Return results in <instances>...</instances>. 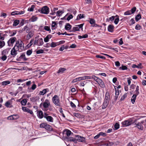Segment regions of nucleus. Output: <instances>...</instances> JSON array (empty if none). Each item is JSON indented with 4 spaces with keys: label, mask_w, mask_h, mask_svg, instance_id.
Returning <instances> with one entry per match:
<instances>
[{
    "label": "nucleus",
    "mask_w": 146,
    "mask_h": 146,
    "mask_svg": "<svg viewBox=\"0 0 146 146\" xmlns=\"http://www.w3.org/2000/svg\"><path fill=\"white\" fill-rule=\"evenodd\" d=\"M23 30V31H26V32L27 33H29V32H30V28H29L27 26H25L24 27Z\"/></svg>",
    "instance_id": "30"
},
{
    "label": "nucleus",
    "mask_w": 146,
    "mask_h": 146,
    "mask_svg": "<svg viewBox=\"0 0 146 146\" xmlns=\"http://www.w3.org/2000/svg\"><path fill=\"white\" fill-rule=\"evenodd\" d=\"M49 12V9L47 6H44L42 7L40 10L41 13L48 14Z\"/></svg>",
    "instance_id": "4"
},
{
    "label": "nucleus",
    "mask_w": 146,
    "mask_h": 146,
    "mask_svg": "<svg viewBox=\"0 0 146 146\" xmlns=\"http://www.w3.org/2000/svg\"><path fill=\"white\" fill-rule=\"evenodd\" d=\"M50 104L49 100L47 99L43 103H41L40 105V106L42 105L44 109H46L48 108Z\"/></svg>",
    "instance_id": "5"
},
{
    "label": "nucleus",
    "mask_w": 146,
    "mask_h": 146,
    "mask_svg": "<svg viewBox=\"0 0 146 146\" xmlns=\"http://www.w3.org/2000/svg\"><path fill=\"white\" fill-rule=\"evenodd\" d=\"M142 64L141 63H140L139 64H138V65H137L136 64H133L132 66V67L133 68H143V66L141 65Z\"/></svg>",
    "instance_id": "24"
},
{
    "label": "nucleus",
    "mask_w": 146,
    "mask_h": 146,
    "mask_svg": "<svg viewBox=\"0 0 146 146\" xmlns=\"http://www.w3.org/2000/svg\"><path fill=\"white\" fill-rule=\"evenodd\" d=\"M115 19L114 21V23L115 25H117L119 21V17L117 15H116L115 16H112L109 18V19H107V20L108 21H113Z\"/></svg>",
    "instance_id": "2"
},
{
    "label": "nucleus",
    "mask_w": 146,
    "mask_h": 146,
    "mask_svg": "<svg viewBox=\"0 0 146 146\" xmlns=\"http://www.w3.org/2000/svg\"><path fill=\"white\" fill-rule=\"evenodd\" d=\"M94 79L97 82L100 78H98L95 76H87V79Z\"/></svg>",
    "instance_id": "19"
},
{
    "label": "nucleus",
    "mask_w": 146,
    "mask_h": 146,
    "mask_svg": "<svg viewBox=\"0 0 146 146\" xmlns=\"http://www.w3.org/2000/svg\"><path fill=\"white\" fill-rule=\"evenodd\" d=\"M37 115L40 119L44 117V115L42 111H40L38 112Z\"/></svg>",
    "instance_id": "20"
},
{
    "label": "nucleus",
    "mask_w": 146,
    "mask_h": 146,
    "mask_svg": "<svg viewBox=\"0 0 146 146\" xmlns=\"http://www.w3.org/2000/svg\"><path fill=\"white\" fill-rule=\"evenodd\" d=\"M109 100L105 99H104V102L102 105V109H105L107 107L109 104Z\"/></svg>",
    "instance_id": "14"
},
{
    "label": "nucleus",
    "mask_w": 146,
    "mask_h": 146,
    "mask_svg": "<svg viewBox=\"0 0 146 146\" xmlns=\"http://www.w3.org/2000/svg\"><path fill=\"white\" fill-rule=\"evenodd\" d=\"M27 102V101L26 99H24L21 102V104L22 105L25 106Z\"/></svg>",
    "instance_id": "42"
},
{
    "label": "nucleus",
    "mask_w": 146,
    "mask_h": 146,
    "mask_svg": "<svg viewBox=\"0 0 146 146\" xmlns=\"http://www.w3.org/2000/svg\"><path fill=\"white\" fill-rule=\"evenodd\" d=\"M105 99L110 100V95L109 92H106Z\"/></svg>",
    "instance_id": "35"
},
{
    "label": "nucleus",
    "mask_w": 146,
    "mask_h": 146,
    "mask_svg": "<svg viewBox=\"0 0 146 146\" xmlns=\"http://www.w3.org/2000/svg\"><path fill=\"white\" fill-rule=\"evenodd\" d=\"M13 115V120L17 119L19 118V116L17 115Z\"/></svg>",
    "instance_id": "56"
},
{
    "label": "nucleus",
    "mask_w": 146,
    "mask_h": 146,
    "mask_svg": "<svg viewBox=\"0 0 146 146\" xmlns=\"http://www.w3.org/2000/svg\"><path fill=\"white\" fill-rule=\"evenodd\" d=\"M141 28V27L139 25H137L135 27V29L137 30H140Z\"/></svg>",
    "instance_id": "57"
},
{
    "label": "nucleus",
    "mask_w": 146,
    "mask_h": 146,
    "mask_svg": "<svg viewBox=\"0 0 146 146\" xmlns=\"http://www.w3.org/2000/svg\"><path fill=\"white\" fill-rule=\"evenodd\" d=\"M88 36V35L87 34H86L82 36L80 35H78V38L79 39H81L83 38H86Z\"/></svg>",
    "instance_id": "32"
},
{
    "label": "nucleus",
    "mask_w": 146,
    "mask_h": 146,
    "mask_svg": "<svg viewBox=\"0 0 146 146\" xmlns=\"http://www.w3.org/2000/svg\"><path fill=\"white\" fill-rule=\"evenodd\" d=\"M46 119L48 121L51 122H53V117L51 116H49L47 117Z\"/></svg>",
    "instance_id": "28"
},
{
    "label": "nucleus",
    "mask_w": 146,
    "mask_h": 146,
    "mask_svg": "<svg viewBox=\"0 0 146 146\" xmlns=\"http://www.w3.org/2000/svg\"><path fill=\"white\" fill-rule=\"evenodd\" d=\"M16 40V38L15 37H11L10 38L7 42L8 45L10 46L11 45H13Z\"/></svg>",
    "instance_id": "11"
},
{
    "label": "nucleus",
    "mask_w": 146,
    "mask_h": 146,
    "mask_svg": "<svg viewBox=\"0 0 146 146\" xmlns=\"http://www.w3.org/2000/svg\"><path fill=\"white\" fill-rule=\"evenodd\" d=\"M7 58V56H6L4 54L1 57V59L3 61L5 60Z\"/></svg>",
    "instance_id": "52"
},
{
    "label": "nucleus",
    "mask_w": 146,
    "mask_h": 146,
    "mask_svg": "<svg viewBox=\"0 0 146 146\" xmlns=\"http://www.w3.org/2000/svg\"><path fill=\"white\" fill-rule=\"evenodd\" d=\"M14 46H15L17 50H21L24 49V44L21 40L16 41Z\"/></svg>",
    "instance_id": "1"
},
{
    "label": "nucleus",
    "mask_w": 146,
    "mask_h": 146,
    "mask_svg": "<svg viewBox=\"0 0 146 146\" xmlns=\"http://www.w3.org/2000/svg\"><path fill=\"white\" fill-rule=\"evenodd\" d=\"M63 132L68 137H67L73 134V133L70 130L67 129H65L63 131Z\"/></svg>",
    "instance_id": "10"
},
{
    "label": "nucleus",
    "mask_w": 146,
    "mask_h": 146,
    "mask_svg": "<svg viewBox=\"0 0 146 146\" xmlns=\"http://www.w3.org/2000/svg\"><path fill=\"white\" fill-rule=\"evenodd\" d=\"M131 11H129L125 12L124 13V15H131Z\"/></svg>",
    "instance_id": "53"
},
{
    "label": "nucleus",
    "mask_w": 146,
    "mask_h": 146,
    "mask_svg": "<svg viewBox=\"0 0 146 146\" xmlns=\"http://www.w3.org/2000/svg\"><path fill=\"white\" fill-rule=\"evenodd\" d=\"M71 25L69 23H66L65 27V29L67 30H70L71 29Z\"/></svg>",
    "instance_id": "23"
},
{
    "label": "nucleus",
    "mask_w": 146,
    "mask_h": 146,
    "mask_svg": "<svg viewBox=\"0 0 146 146\" xmlns=\"http://www.w3.org/2000/svg\"><path fill=\"white\" fill-rule=\"evenodd\" d=\"M136 7H134L131 9L130 11L131 14L135 12L136 11Z\"/></svg>",
    "instance_id": "61"
},
{
    "label": "nucleus",
    "mask_w": 146,
    "mask_h": 146,
    "mask_svg": "<svg viewBox=\"0 0 146 146\" xmlns=\"http://www.w3.org/2000/svg\"><path fill=\"white\" fill-rule=\"evenodd\" d=\"M70 106L73 108H75L76 107V106L73 103V102L71 101L70 102Z\"/></svg>",
    "instance_id": "58"
},
{
    "label": "nucleus",
    "mask_w": 146,
    "mask_h": 146,
    "mask_svg": "<svg viewBox=\"0 0 146 146\" xmlns=\"http://www.w3.org/2000/svg\"><path fill=\"white\" fill-rule=\"evenodd\" d=\"M136 87V86L134 84H132L130 87V90H133Z\"/></svg>",
    "instance_id": "54"
},
{
    "label": "nucleus",
    "mask_w": 146,
    "mask_h": 146,
    "mask_svg": "<svg viewBox=\"0 0 146 146\" xmlns=\"http://www.w3.org/2000/svg\"><path fill=\"white\" fill-rule=\"evenodd\" d=\"M12 101L11 100L7 101L5 104V106L7 108H11L13 107L12 105Z\"/></svg>",
    "instance_id": "16"
},
{
    "label": "nucleus",
    "mask_w": 146,
    "mask_h": 146,
    "mask_svg": "<svg viewBox=\"0 0 146 146\" xmlns=\"http://www.w3.org/2000/svg\"><path fill=\"white\" fill-rule=\"evenodd\" d=\"M35 7V6L34 5H32L31 8H28V10L30 11H33Z\"/></svg>",
    "instance_id": "46"
},
{
    "label": "nucleus",
    "mask_w": 146,
    "mask_h": 146,
    "mask_svg": "<svg viewBox=\"0 0 146 146\" xmlns=\"http://www.w3.org/2000/svg\"><path fill=\"white\" fill-rule=\"evenodd\" d=\"M137 93H136L135 94H134L133 95L132 98L131 99V101L132 102V103L133 104H134V102H135V100L136 99V98L138 94H139V92H137Z\"/></svg>",
    "instance_id": "15"
},
{
    "label": "nucleus",
    "mask_w": 146,
    "mask_h": 146,
    "mask_svg": "<svg viewBox=\"0 0 146 146\" xmlns=\"http://www.w3.org/2000/svg\"><path fill=\"white\" fill-rule=\"evenodd\" d=\"M56 25V22L55 21H52V29H55V27Z\"/></svg>",
    "instance_id": "43"
},
{
    "label": "nucleus",
    "mask_w": 146,
    "mask_h": 146,
    "mask_svg": "<svg viewBox=\"0 0 146 146\" xmlns=\"http://www.w3.org/2000/svg\"><path fill=\"white\" fill-rule=\"evenodd\" d=\"M18 50H16L15 46H14L11 51V54L12 55L13 57H15L17 54V51Z\"/></svg>",
    "instance_id": "13"
},
{
    "label": "nucleus",
    "mask_w": 146,
    "mask_h": 146,
    "mask_svg": "<svg viewBox=\"0 0 146 146\" xmlns=\"http://www.w3.org/2000/svg\"><path fill=\"white\" fill-rule=\"evenodd\" d=\"M127 67L126 66H123L122 65V66L121 67H120L119 68V69H122V70H127Z\"/></svg>",
    "instance_id": "47"
},
{
    "label": "nucleus",
    "mask_w": 146,
    "mask_h": 146,
    "mask_svg": "<svg viewBox=\"0 0 146 146\" xmlns=\"http://www.w3.org/2000/svg\"><path fill=\"white\" fill-rule=\"evenodd\" d=\"M44 29L46 31H49V33H50L51 30L50 29V27L47 26H45L44 27Z\"/></svg>",
    "instance_id": "48"
},
{
    "label": "nucleus",
    "mask_w": 146,
    "mask_h": 146,
    "mask_svg": "<svg viewBox=\"0 0 146 146\" xmlns=\"http://www.w3.org/2000/svg\"><path fill=\"white\" fill-rule=\"evenodd\" d=\"M52 100L54 104L57 106H60L59 99L58 96L55 95L52 98Z\"/></svg>",
    "instance_id": "3"
},
{
    "label": "nucleus",
    "mask_w": 146,
    "mask_h": 146,
    "mask_svg": "<svg viewBox=\"0 0 146 146\" xmlns=\"http://www.w3.org/2000/svg\"><path fill=\"white\" fill-rule=\"evenodd\" d=\"M32 50H28L27 52V54L28 56L30 55L32 53Z\"/></svg>",
    "instance_id": "55"
},
{
    "label": "nucleus",
    "mask_w": 146,
    "mask_h": 146,
    "mask_svg": "<svg viewBox=\"0 0 146 146\" xmlns=\"http://www.w3.org/2000/svg\"><path fill=\"white\" fill-rule=\"evenodd\" d=\"M100 136H102L103 137H105L106 136V133L101 132L99 133Z\"/></svg>",
    "instance_id": "62"
},
{
    "label": "nucleus",
    "mask_w": 146,
    "mask_h": 146,
    "mask_svg": "<svg viewBox=\"0 0 146 146\" xmlns=\"http://www.w3.org/2000/svg\"><path fill=\"white\" fill-rule=\"evenodd\" d=\"M75 137L76 139V143L77 142V141L82 142L85 141V138L80 135H75Z\"/></svg>",
    "instance_id": "7"
},
{
    "label": "nucleus",
    "mask_w": 146,
    "mask_h": 146,
    "mask_svg": "<svg viewBox=\"0 0 146 146\" xmlns=\"http://www.w3.org/2000/svg\"><path fill=\"white\" fill-rule=\"evenodd\" d=\"M73 115L74 116H75L79 118L80 117V115L78 113H74Z\"/></svg>",
    "instance_id": "59"
},
{
    "label": "nucleus",
    "mask_w": 146,
    "mask_h": 146,
    "mask_svg": "<svg viewBox=\"0 0 146 146\" xmlns=\"http://www.w3.org/2000/svg\"><path fill=\"white\" fill-rule=\"evenodd\" d=\"M77 81H80L82 80L87 79V76H84L83 77H79L76 78Z\"/></svg>",
    "instance_id": "31"
},
{
    "label": "nucleus",
    "mask_w": 146,
    "mask_h": 146,
    "mask_svg": "<svg viewBox=\"0 0 146 146\" xmlns=\"http://www.w3.org/2000/svg\"><path fill=\"white\" fill-rule=\"evenodd\" d=\"M97 82L99 84L100 86L102 88H104L105 87V84L103 81L100 79H99Z\"/></svg>",
    "instance_id": "18"
},
{
    "label": "nucleus",
    "mask_w": 146,
    "mask_h": 146,
    "mask_svg": "<svg viewBox=\"0 0 146 146\" xmlns=\"http://www.w3.org/2000/svg\"><path fill=\"white\" fill-rule=\"evenodd\" d=\"M44 50L42 49L38 50L36 51V53L37 54L42 53H43Z\"/></svg>",
    "instance_id": "60"
},
{
    "label": "nucleus",
    "mask_w": 146,
    "mask_h": 146,
    "mask_svg": "<svg viewBox=\"0 0 146 146\" xmlns=\"http://www.w3.org/2000/svg\"><path fill=\"white\" fill-rule=\"evenodd\" d=\"M84 17V16L83 14L82 15L81 14H80L78 15V16L77 17L76 20H79L81 18H83Z\"/></svg>",
    "instance_id": "40"
},
{
    "label": "nucleus",
    "mask_w": 146,
    "mask_h": 146,
    "mask_svg": "<svg viewBox=\"0 0 146 146\" xmlns=\"http://www.w3.org/2000/svg\"><path fill=\"white\" fill-rule=\"evenodd\" d=\"M133 127L137 128L141 131L143 130V125H141L140 123H139V122L135 123L134 126Z\"/></svg>",
    "instance_id": "9"
},
{
    "label": "nucleus",
    "mask_w": 146,
    "mask_h": 146,
    "mask_svg": "<svg viewBox=\"0 0 146 146\" xmlns=\"http://www.w3.org/2000/svg\"><path fill=\"white\" fill-rule=\"evenodd\" d=\"M10 48H7L5 49L2 52L3 54L5 55L7 54L10 50Z\"/></svg>",
    "instance_id": "26"
},
{
    "label": "nucleus",
    "mask_w": 146,
    "mask_h": 146,
    "mask_svg": "<svg viewBox=\"0 0 146 146\" xmlns=\"http://www.w3.org/2000/svg\"><path fill=\"white\" fill-rule=\"evenodd\" d=\"M66 139L68 141H73L75 143H76V138H75L72 137H66Z\"/></svg>",
    "instance_id": "21"
},
{
    "label": "nucleus",
    "mask_w": 146,
    "mask_h": 146,
    "mask_svg": "<svg viewBox=\"0 0 146 146\" xmlns=\"http://www.w3.org/2000/svg\"><path fill=\"white\" fill-rule=\"evenodd\" d=\"M10 82L9 81H3L2 82L1 84L3 85H6L7 84H10Z\"/></svg>",
    "instance_id": "37"
},
{
    "label": "nucleus",
    "mask_w": 146,
    "mask_h": 146,
    "mask_svg": "<svg viewBox=\"0 0 146 146\" xmlns=\"http://www.w3.org/2000/svg\"><path fill=\"white\" fill-rule=\"evenodd\" d=\"M90 23L92 25V27H97L99 26V25L96 24L95 20L93 19H90Z\"/></svg>",
    "instance_id": "17"
},
{
    "label": "nucleus",
    "mask_w": 146,
    "mask_h": 146,
    "mask_svg": "<svg viewBox=\"0 0 146 146\" xmlns=\"http://www.w3.org/2000/svg\"><path fill=\"white\" fill-rule=\"evenodd\" d=\"M64 12L59 10L56 12V15L58 16H60Z\"/></svg>",
    "instance_id": "41"
},
{
    "label": "nucleus",
    "mask_w": 146,
    "mask_h": 146,
    "mask_svg": "<svg viewBox=\"0 0 146 146\" xmlns=\"http://www.w3.org/2000/svg\"><path fill=\"white\" fill-rule=\"evenodd\" d=\"M37 17L36 16H33L31 19V21L33 22L37 20Z\"/></svg>",
    "instance_id": "39"
},
{
    "label": "nucleus",
    "mask_w": 146,
    "mask_h": 146,
    "mask_svg": "<svg viewBox=\"0 0 146 146\" xmlns=\"http://www.w3.org/2000/svg\"><path fill=\"white\" fill-rule=\"evenodd\" d=\"M19 23V21L18 20H15L14 21L13 25L16 26L18 25Z\"/></svg>",
    "instance_id": "38"
},
{
    "label": "nucleus",
    "mask_w": 146,
    "mask_h": 146,
    "mask_svg": "<svg viewBox=\"0 0 146 146\" xmlns=\"http://www.w3.org/2000/svg\"><path fill=\"white\" fill-rule=\"evenodd\" d=\"M34 35V31L33 30L30 31V32L28 33V34L26 36V39L27 40H29Z\"/></svg>",
    "instance_id": "12"
},
{
    "label": "nucleus",
    "mask_w": 146,
    "mask_h": 146,
    "mask_svg": "<svg viewBox=\"0 0 146 146\" xmlns=\"http://www.w3.org/2000/svg\"><path fill=\"white\" fill-rule=\"evenodd\" d=\"M83 24H82L79 25H76V27H73L72 30L70 31V32H75L76 31H79L80 29H82V27Z\"/></svg>",
    "instance_id": "8"
},
{
    "label": "nucleus",
    "mask_w": 146,
    "mask_h": 146,
    "mask_svg": "<svg viewBox=\"0 0 146 146\" xmlns=\"http://www.w3.org/2000/svg\"><path fill=\"white\" fill-rule=\"evenodd\" d=\"M66 69L64 68H61L58 70L57 72L58 73H62L64 72L66 70Z\"/></svg>",
    "instance_id": "25"
},
{
    "label": "nucleus",
    "mask_w": 146,
    "mask_h": 146,
    "mask_svg": "<svg viewBox=\"0 0 146 146\" xmlns=\"http://www.w3.org/2000/svg\"><path fill=\"white\" fill-rule=\"evenodd\" d=\"M96 56L97 58H100L101 59H105L106 58L105 57L99 55H97Z\"/></svg>",
    "instance_id": "63"
},
{
    "label": "nucleus",
    "mask_w": 146,
    "mask_h": 146,
    "mask_svg": "<svg viewBox=\"0 0 146 146\" xmlns=\"http://www.w3.org/2000/svg\"><path fill=\"white\" fill-rule=\"evenodd\" d=\"M19 58L20 59H22L26 61L27 60V58L25 57V54H22L20 56Z\"/></svg>",
    "instance_id": "33"
},
{
    "label": "nucleus",
    "mask_w": 146,
    "mask_h": 146,
    "mask_svg": "<svg viewBox=\"0 0 146 146\" xmlns=\"http://www.w3.org/2000/svg\"><path fill=\"white\" fill-rule=\"evenodd\" d=\"M141 18V15L140 14H138L135 17V20L137 21H139Z\"/></svg>",
    "instance_id": "45"
},
{
    "label": "nucleus",
    "mask_w": 146,
    "mask_h": 146,
    "mask_svg": "<svg viewBox=\"0 0 146 146\" xmlns=\"http://www.w3.org/2000/svg\"><path fill=\"white\" fill-rule=\"evenodd\" d=\"M38 46L42 45L43 44V39L42 38H40L38 39Z\"/></svg>",
    "instance_id": "29"
},
{
    "label": "nucleus",
    "mask_w": 146,
    "mask_h": 146,
    "mask_svg": "<svg viewBox=\"0 0 146 146\" xmlns=\"http://www.w3.org/2000/svg\"><path fill=\"white\" fill-rule=\"evenodd\" d=\"M132 120L130 119L125 120L121 122L122 126L123 127H127L130 125L132 123Z\"/></svg>",
    "instance_id": "6"
},
{
    "label": "nucleus",
    "mask_w": 146,
    "mask_h": 146,
    "mask_svg": "<svg viewBox=\"0 0 146 146\" xmlns=\"http://www.w3.org/2000/svg\"><path fill=\"white\" fill-rule=\"evenodd\" d=\"M114 128L115 130L118 129L119 127V123H116L114 125Z\"/></svg>",
    "instance_id": "44"
},
{
    "label": "nucleus",
    "mask_w": 146,
    "mask_h": 146,
    "mask_svg": "<svg viewBox=\"0 0 146 146\" xmlns=\"http://www.w3.org/2000/svg\"><path fill=\"white\" fill-rule=\"evenodd\" d=\"M5 42L3 40H0V48H2L5 46Z\"/></svg>",
    "instance_id": "36"
},
{
    "label": "nucleus",
    "mask_w": 146,
    "mask_h": 146,
    "mask_svg": "<svg viewBox=\"0 0 146 146\" xmlns=\"http://www.w3.org/2000/svg\"><path fill=\"white\" fill-rule=\"evenodd\" d=\"M114 27L112 25H110L108 27V30L109 32H112L113 31Z\"/></svg>",
    "instance_id": "22"
},
{
    "label": "nucleus",
    "mask_w": 146,
    "mask_h": 146,
    "mask_svg": "<svg viewBox=\"0 0 146 146\" xmlns=\"http://www.w3.org/2000/svg\"><path fill=\"white\" fill-rule=\"evenodd\" d=\"M47 124L46 123H42L40 124V128H44L45 129L46 126Z\"/></svg>",
    "instance_id": "49"
},
{
    "label": "nucleus",
    "mask_w": 146,
    "mask_h": 146,
    "mask_svg": "<svg viewBox=\"0 0 146 146\" xmlns=\"http://www.w3.org/2000/svg\"><path fill=\"white\" fill-rule=\"evenodd\" d=\"M26 112L29 113L31 114H33V111L32 110L29 109V108L28 109Z\"/></svg>",
    "instance_id": "64"
},
{
    "label": "nucleus",
    "mask_w": 146,
    "mask_h": 146,
    "mask_svg": "<svg viewBox=\"0 0 146 146\" xmlns=\"http://www.w3.org/2000/svg\"><path fill=\"white\" fill-rule=\"evenodd\" d=\"M58 45V42H52L51 43L50 46L52 47H54Z\"/></svg>",
    "instance_id": "34"
},
{
    "label": "nucleus",
    "mask_w": 146,
    "mask_h": 146,
    "mask_svg": "<svg viewBox=\"0 0 146 146\" xmlns=\"http://www.w3.org/2000/svg\"><path fill=\"white\" fill-rule=\"evenodd\" d=\"M45 129L49 131H52V128L50 125L47 124L46 126Z\"/></svg>",
    "instance_id": "27"
},
{
    "label": "nucleus",
    "mask_w": 146,
    "mask_h": 146,
    "mask_svg": "<svg viewBox=\"0 0 146 146\" xmlns=\"http://www.w3.org/2000/svg\"><path fill=\"white\" fill-rule=\"evenodd\" d=\"M33 39L31 40L30 42L27 45L28 47H31L33 44Z\"/></svg>",
    "instance_id": "50"
},
{
    "label": "nucleus",
    "mask_w": 146,
    "mask_h": 146,
    "mask_svg": "<svg viewBox=\"0 0 146 146\" xmlns=\"http://www.w3.org/2000/svg\"><path fill=\"white\" fill-rule=\"evenodd\" d=\"M115 92V100H116L118 98V96L119 95V92Z\"/></svg>",
    "instance_id": "51"
}]
</instances>
